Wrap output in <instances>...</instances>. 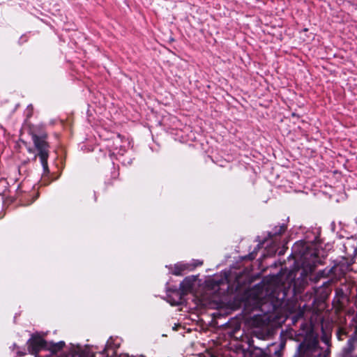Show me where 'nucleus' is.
<instances>
[{
	"label": "nucleus",
	"mask_w": 357,
	"mask_h": 357,
	"mask_svg": "<svg viewBox=\"0 0 357 357\" xmlns=\"http://www.w3.org/2000/svg\"><path fill=\"white\" fill-rule=\"evenodd\" d=\"M324 273H325V271H320L319 273H318V275L319 277H324Z\"/></svg>",
	"instance_id": "obj_15"
},
{
	"label": "nucleus",
	"mask_w": 357,
	"mask_h": 357,
	"mask_svg": "<svg viewBox=\"0 0 357 357\" xmlns=\"http://www.w3.org/2000/svg\"><path fill=\"white\" fill-rule=\"evenodd\" d=\"M295 340L299 342L294 357H328L319 345L318 335L314 331L312 324L305 319L296 332Z\"/></svg>",
	"instance_id": "obj_2"
},
{
	"label": "nucleus",
	"mask_w": 357,
	"mask_h": 357,
	"mask_svg": "<svg viewBox=\"0 0 357 357\" xmlns=\"http://www.w3.org/2000/svg\"><path fill=\"white\" fill-rule=\"evenodd\" d=\"M29 151L31 153L32 152L31 149H29Z\"/></svg>",
	"instance_id": "obj_20"
},
{
	"label": "nucleus",
	"mask_w": 357,
	"mask_h": 357,
	"mask_svg": "<svg viewBox=\"0 0 357 357\" xmlns=\"http://www.w3.org/2000/svg\"><path fill=\"white\" fill-rule=\"evenodd\" d=\"M264 288L265 298L259 305L263 314L253 317L252 324L256 327L248 340V350L251 357H281L286 340L282 339L278 344L272 342V332L267 326L274 318L273 313L284 304L287 294L282 287L278 284H264Z\"/></svg>",
	"instance_id": "obj_1"
},
{
	"label": "nucleus",
	"mask_w": 357,
	"mask_h": 357,
	"mask_svg": "<svg viewBox=\"0 0 357 357\" xmlns=\"http://www.w3.org/2000/svg\"><path fill=\"white\" fill-rule=\"evenodd\" d=\"M196 280L195 276L186 277L180 284L179 290L174 293V298L169 297V303L173 305H178L183 303V298L192 288L193 284Z\"/></svg>",
	"instance_id": "obj_5"
},
{
	"label": "nucleus",
	"mask_w": 357,
	"mask_h": 357,
	"mask_svg": "<svg viewBox=\"0 0 357 357\" xmlns=\"http://www.w3.org/2000/svg\"><path fill=\"white\" fill-rule=\"evenodd\" d=\"M202 264V261L199 260H193L192 264L178 263L175 264L174 268L172 271V273L175 275H181L183 271L185 270L192 271L197 266H200Z\"/></svg>",
	"instance_id": "obj_7"
},
{
	"label": "nucleus",
	"mask_w": 357,
	"mask_h": 357,
	"mask_svg": "<svg viewBox=\"0 0 357 357\" xmlns=\"http://www.w3.org/2000/svg\"><path fill=\"white\" fill-rule=\"evenodd\" d=\"M31 110H32V106L31 105H29L27 107V111L29 112V114H27V117H29L31 116Z\"/></svg>",
	"instance_id": "obj_13"
},
{
	"label": "nucleus",
	"mask_w": 357,
	"mask_h": 357,
	"mask_svg": "<svg viewBox=\"0 0 357 357\" xmlns=\"http://www.w3.org/2000/svg\"><path fill=\"white\" fill-rule=\"evenodd\" d=\"M284 254V251L283 250H281L280 252H279V255H283Z\"/></svg>",
	"instance_id": "obj_17"
},
{
	"label": "nucleus",
	"mask_w": 357,
	"mask_h": 357,
	"mask_svg": "<svg viewBox=\"0 0 357 357\" xmlns=\"http://www.w3.org/2000/svg\"><path fill=\"white\" fill-rule=\"evenodd\" d=\"M17 354H18V355H19L20 356H24V353H23V352H20V351H18V352H17Z\"/></svg>",
	"instance_id": "obj_16"
},
{
	"label": "nucleus",
	"mask_w": 357,
	"mask_h": 357,
	"mask_svg": "<svg viewBox=\"0 0 357 357\" xmlns=\"http://www.w3.org/2000/svg\"><path fill=\"white\" fill-rule=\"evenodd\" d=\"M310 310L311 307L307 305L306 304L303 305L302 307H300L298 312L296 314L293 315L291 317L293 324H296V322H298L300 319H302L303 318L306 310Z\"/></svg>",
	"instance_id": "obj_9"
},
{
	"label": "nucleus",
	"mask_w": 357,
	"mask_h": 357,
	"mask_svg": "<svg viewBox=\"0 0 357 357\" xmlns=\"http://www.w3.org/2000/svg\"><path fill=\"white\" fill-rule=\"evenodd\" d=\"M259 248H260V244H258L252 252L249 253L247 256L245 257V259H247L249 260L254 259L256 257L257 250Z\"/></svg>",
	"instance_id": "obj_12"
},
{
	"label": "nucleus",
	"mask_w": 357,
	"mask_h": 357,
	"mask_svg": "<svg viewBox=\"0 0 357 357\" xmlns=\"http://www.w3.org/2000/svg\"><path fill=\"white\" fill-rule=\"evenodd\" d=\"M95 354L91 352L89 348H86L85 349L82 350L79 355V357H94ZM66 357H75V354H70Z\"/></svg>",
	"instance_id": "obj_11"
},
{
	"label": "nucleus",
	"mask_w": 357,
	"mask_h": 357,
	"mask_svg": "<svg viewBox=\"0 0 357 357\" xmlns=\"http://www.w3.org/2000/svg\"><path fill=\"white\" fill-rule=\"evenodd\" d=\"M278 280V278L277 277H274V280Z\"/></svg>",
	"instance_id": "obj_19"
},
{
	"label": "nucleus",
	"mask_w": 357,
	"mask_h": 357,
	"mask_svg": "<svg viewBox=\"0 0 357 357\" xmlns=\"http://www.w3.org/2000/svg\"><path fill=\"white\" fill-rule=\"evenodd\" d=\"M65 346V342L59 341L56 343L50 342H48L47 348L51 351L53 354H56L61 351Z\"/></svg>",
	"instance_id": "obj_10"
},
{
	"label": "nucleus",
	"mask_w": 357,
	"mask_h": 357,
	"mask_svg": "<svg viewBox=\"0 0 357 357\" xmlns=\"http://www.w3.org/2000/svg\"><path fill=\"white\" fill-rule=\"evenodd\" d=\"M48 342L40 337H32L27 341V346L32 354L38 353L43 348L47 347Z\"/></svg>",
	"instance_id": "obj_6"
},
{
	"label": "nucleus",
	"mask_w": 357,
	"mask_h": 357,
	"mask_svg": "<svg viewBox=\"0 0 357 357\" xmlns=\"http://www.w3.org/2000/svg\"><path fill=\"white\" fill-rule=\"evenodd\" d=\"M306 245L303 241H297L292 247V253L291 256L296 257V256L303 257L305 252Z\"/></svg>",
	"instance_id": "obj_8"
},
{
	"label": "nucleus",
	"mask_w": 357,
	"mask_h": 357,
	"mask_svg": "<svg viewBox=\"0 0 357 357\" xmlns=\"http://www.w3.org/2000/svg\"><path fill=\"white\" fill-rule=\"evenodd\" d=\"M216 282V284H217L218 286H219V285L220 284V283H221L220 282Z\"/></svg>",
	"instance_id": "obj_18"
},
{
	"label": "nucleus",
	"mask_w": 357,
	"mask_h": 357,
	"mask_svg": "<svg viewBox=\"0 0 357 357\" xmlns=\"http://www.w3.org/2000/svg\"><path fill=\"white\" fill-rule=\"evenodd\" d=\"M111 339H112V338H110V339L107 341V344H106V347H105V349L103 350V352H105V351L111 347V346H110V340H111Z\"/></svg>",
	"instance_id": "obj_14"
},
{
	"label": "nucleus",
	"mask_w": 357,
	"mask_h": 357,
	"mask_svg": "<svg viewBox=\"0 0 357 357\" xmlns=\"http://www.w3.org/2000/svg\"><path fill=\"white\" fill-rule=\"evenodd\" d=\"M287 229V226L284 224L275 226L271 231L268 232V238L271 241L268 243L267 239H265L263 242V244H266V247H268L266 251V255L271 256L275 254L279 246L280 243L278 242V238L282 234L285 232ZM266 256V254H264V257Z\"/></svg>",
	"instance_id": "obj_4"
},
{
	"label": "nucleus",
	"mask_w": 357,
	"mask_h": 357,
	"mask_svg": "<svg viewBox=\"0 0 357 357\" xmlns=\"http://www.w3.org/2000/svg\"><path fill=\"white\" fill-rule=\"evenodd\" d=\"M31 139L34 146L38 151V153L35 155L34 159H36L37 156L39 157L41 165L43 169V178L45 180V177H49L50 173L47 163L50 146L46 141V135H43L39 136L36 134H33Z\"/></svg>",
	"instance_id": "obj_3"
}]
</instances>
